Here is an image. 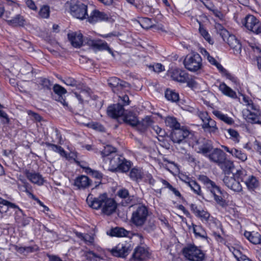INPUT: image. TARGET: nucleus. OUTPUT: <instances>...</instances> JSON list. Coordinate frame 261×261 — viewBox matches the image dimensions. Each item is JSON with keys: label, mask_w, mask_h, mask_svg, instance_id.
I'll use <instances>...</instances> for the list:
<instances>
[{"label": "nucleus", "mask_w": 261, "mask_h": 261, "mask_svg": "<svg viewBox=\"0 0 261 261\" xmlns=\"http://www.w3.org/2000/svg\"><path fill=\"white\" fill-rule=\"evenodd\" d=\"M193 232L196 236H199L202 238L206 237L205 232H204L201 227L193 224Z\"/></svg>", "instance_id": "6e6d98bb"}, {"label": "nucleus", "mask_w": 261, "mask_h": 261, "mask_svg": "<svg viewBox=\"0 0 261 261\" xmlns=\"http://www.w3.org/2000/svg\"><path fill=\"white\" fill-rule=\"evenodd\" d=\"M243 24L249 31L255 34L261 33V22L252 15H248L244 18Z\"/></svg>", "instance_id": "423d86ee"}, {"label": "nucleus", "mask_w": 261, "mask_h": 261, "mask_svg": "<svg viewBox=\"0 0 261 261\" xmlns=\"http://www.w3.org/2000/svg\"><path fill=\"white\" fill-rule=\"evenodd\" d=\"M186 183L195 194L198 195H201L200 186L195 180H192Z\"/></svg>", "instance_id": "09e8293b"}, {"label": "nucleus", "mask_w": 261, "mask_h": 261, "mask_svg": "<svg viewBox=\"0 0 261 261\" xmlns=\"http://www.w3.org/2000/svg\"><path fill=\"white\" fill-rule=\"evenodd\" d=\"M37 82L39 85L44 90H51L52 84L49 80L41 77L38 79Z\"/></svg>", "instance_id": "37998d69"}, {"label": "nucleus", "mask_w": 261, "mask_h": 261, "mask_svg": "<svg viewBox=\"0 0 261 261\" xmlns=\"http://www.w3.org/2000/svg\"><path fill=\"white\" fill-rule=\"evenodd\" d=\"M186 79V81L185 82V83H187V86L189 87L193 88L196 87L197 83L194 80V79L192 77V76H189V75L188 73L187 77Z\"/></svg>", "instance_id": "338daca9"}, {"label": "nucleus", "mask_w": 261, "mask_h": 261, "mask_svg": "<svg viewBox=\"0 0 261 261\" xmlns=\"http://www.w3.org/2000/svg\"><path fill=\"white\" fill-rule=\"evenodd\" d=\"M233 174L234 176H235L239 180H241V181L244 182L250 175V174H248L247 171L244 169L238 170L236 172Z\"/></svg>", "instance_id": "a19ab883"}, {"label": "nucleus", "mask_w": 261, "mask_h": 261, "mask_svg": "<svg viewBox=\"0 0 261 261\" xmlns=\"http://www.w3.org/2000/svg\"><path fill=\"white\" fill-rule=\"evenodd\" d=\"M232 155L242 162H244L247 159V156L245 153L236 148H234Z\"/></svg>", "instance_id": "603ef678"}, {"label": "nucleus", "mask_w": 261, "mask_h": 261, "mask_svg": "<svg viewBox=\"0 0 261 261\" xmlns=\"http://www.w3.org/2000/svg\"><path fill=\"white\" fill-rule=\"evenodd\" d=\"M24 174L27 178L32 183L38 186L42 185L44 182L42 175L35 172H31L28 170L24 171Z\"/></svg>", "instance_id": "b1692460"}, {"label": "nucleus", "mask_w": 261, "mask_h": 261, "mask_svg": "<svg viewBox=\"0 0 261 261\" xmlns=\"http://www.w3.org/2000/svg\"><path fill=\"white\" fill-rule=\"evenodd\" d=\"M152 129L155 132L159 137L162 139L166 135L165 130L157 125H153L151 126Z\"/></svg>", "instance_id": "13d9d810"}, {"label": "nucleus", "mask_w": 261, "mask_h": 261, "mask_svg": "<svg viewBox=\"0 0 261 261\" xmlns=\"http://www.w3.org/2000/svg\"><path fill=\"white\" fill-rule=\"evenodd\" d=\"M46 145L47 147H50L53 151L60 153L62 156L68 158L65 151L62 147L50 143H46Z\"/></svg>", "instance_id": "79ce46f5"}, {"label": "nucleus", "mask_w": 261, "mask_h": 261, "mask_svg": "<svg viewBox=\"0 0 261 261\" xmlns=\"http://www.w3.org/2000/svg\"><path fill=\"white\" fill-rule=\"evenodd\" d=\"M87 11V6L81 3L71 5L70 7L71 14L73 17L81 20L86 19Z\"/></svg>", "instance_id": "9b49d317"}, {"label": "nucleus", "mask_w": 261, "mask_h": 261, "mask_svg": "<svg viewBox=\"0 0 261 261\" xmlns=\"http://www.w3.org/2000/svg\"><path fill=\"white\" fill-rule=\"evenodd\" d=\"M150 253L144 247L138 246L135 248L133 254V258L137 261H144L149 258Z\"/></svg>", "instance_id": "412c9836"}, {"label": "nucleus", "mask_w": 261, "mask_h": 261, "mask_svg": "<svg viewBox=\"0 0 261 261\" xmlns=\"http://www.w3.org/2000/svg\"><path fill=\"white\" fill-rule=\"evenodd\" d=\"M132 247L129 243L122 242L118 244L110 250L111 254L116 257L125 258L132 250Z\"/></svg>", "instance_id": "0eeeda50"}, {"label": "nucleus", "mask_w": 261, "mask_h": 261, "mask_svg": "<svg viewBox=\"0 0 261 261\" xmlns=\"http://www.w3.org/2000/svg\"><path fill=\"white\" fill-rule=\"evenodd\" d=\"M116 151V149L115 147L111 145H107L100 152V153L103 159L105 158L108 159V158L111 157L115 154Z\"/></svg>", "instance_id": "58836bf2"}, {"label": "nucleus", "mask_w": 261, "mask_h": 261, "mask_svg": "<svg viewBox=\"0 0 261 261\" xmlns=\"http://www.w3.org/2000/svg\"><path fill=\"white\" fill-rule=\"evenodd\" d=\"M225 156L226 155L223 150L216 148H214L206 157L209 159L210 161L218 165L224 160Z\"/></svg>", "instance_id": "aec40b11"}, {"label": "nucleus", "mask_w": 261, "mask_h": 261, "mask_svg": "<svg viewBox=\"0 0 261 261\" xmlns=\"http://www.w3.org/2000/svg\"><path fill=\"white\" fill-rule=\"evenodd\" d=\"M199 24H200V26H199V32L200 33V34L201 35V36H202L204 38V39L209 43L212 44L213 43V41L211 39L210 35H209L208 33L207 32V31L205 29H204L201 26L200 23H199Z\"/></svg>", "instance_id": "864d4df0"}, {"label": "nucleus", "mask_w": 261, "mask_h": 261, "mask_svg": "<svg viewBox=\"0 0 261 261\" xmlns=\"http://www.w3.org/2000/svg\"><path fill=\"white\" fill-rule=\"evenodd\" d=\"M145 181L152 186L154 188V190L156 192L161 194V189L160 188V186H159V180L155 181L153 178L151 174H148L146 175L145 177Z\"/></svg>", "instance_id": "c9c22d12"}, {"label": "nucleus", "mask_w": 261, "mask_h": 261, "mask_svg": "<svg viewBox=\"0 0 261 261\" xmlns=\"http://www.w3.org/2000/svg\"><path fill=\"white\" fill-rule=\"evenodd\" d=\"M148 216V208L144 205H138L132 214L130 222L137 227H142L146 223Z\"/></svg>", "instance_id": "f03ea898"}, {"label": "nucleus", "mask_w": 261, "mask_h": 261, "mask_svg": "<svg viewBox=\"0 0 261 261\" xmlns=\"http://www.w3.org/2000/svg\"><path fill=\"white\" fill-rule=\"evenodd\" d=\"M84 40L89 46H92L94 48L98 50H107L113 57H114L113 51L108 46V44L106 42H103L100 40H93L89 38H86Z\"/></svg>", "instance_id": "2eb2a0df"}, {"label": "nucleus", "mask_w": 261, "mask_h": 261, "mask_svg": "<svg viewBox=\"0 0 261 261\" xmlns=\"http://www.w3.org/2000/svg\"><path fill=\"white\" fill-rule=\"evenodd\" d=\"M123 120L125 123L133 127H134L138 122L137 116L130 112L124 114Z\"/></svg>", "instance_id": "7c9ffc66"}, {"label": "nucleus", "mask_w": 261, "mask_h": 261, "mask_svg": "<svg viewBox=\"0 0 261 261\" xmlns=\"http://www.w3.org/2000/svg\"><path fill=\"white\" fill-rule=\"evenodd\" d=\"M200 53L202 55L203 57L207 60V61L209 62L210 63H211L212 65H214L216 62H217L216 60L212 57L210 54L207 51V50L202 48L200 49Z\"/></svg>", "instance_id": "3c124183"}, {"label": "nucleus", "mask_w": 261, "mask_h": 261, "mask_svg": "<svg viewBox=\"0 0 261 261\" xmlns=\"http://www.w3.org/2000/svg\"><path fill=\"white\" fill-rule=\"evenodd\" d=\"M213 114L218 119L227 124L232 125L234 122L232 118L228 117L227 115L223 114L220 111H213Z\"/></svg>", "instance_id": "f704fd0d"}, {"label": "nucleus", "mask_w": 261, "mask_h": 261, "mask_svg": "<svg viewBox=\"0 0 261 261\" xmlns=\"http://www.w3.org/2000/svg\"><path fill=\"white\" fill-rule=\"evenodd\" d=\"M197 115L202 122L201 127L205 131L215 133L218 130L216 121L211 118L206 112L200 111Z\"/></svg>", "instance_id": "39448f33"}, {"label": "nucleus", "mask_w": 261, "mask_h": 261, "mask_svg": "<svg viewBox=\"0 0 261 261\" xmlns=\"http://www.w3.org/2000/svg\"><path fill=\"white\" fill-rule=\"evenodd\" d=\"M152 123V121L150 117L147 116L144 119H142L141 121L138 120V122H137L134 127L140 133H144Z\"/></svg>", "instance_id": "bb28decb"}, {"label": "nucleus", "mask_w": 261, "mask_h": 261, "mask_svg": "<svg viewBox=\"0 0 261 261\" xmlns=\"http://www.w3.org/2000/svg\"><path fill=\"white\" fill-rule=\"evenodd\" d=\"M224 185L230 190L235 192H241L243 188L239 180L232 174V176H225L223 179Z\"/></svg>", "instance_id": "f8f14e48"}, {"label": "nucleus", "mask_w": 261, "mask_h": 261, "mask_svg": "<svg viewBox=\"0 0 261 261\" xmlns=\"http://www.w3.org/2000/svg\"><path fill=\"white\" fill-rule=\"evenodd\" d=\"M244 183L249 191H254L259 186L258 179L255 176L251 174L246 179Z\"/></svg>", "instance_id": "c756f323"}, {"label": "nucleus", "mask_w": 261, "mask_h": 261, "mask_svg": "<svg viewBox=\"0 0 261 261\" xmlns=\"http://www.w3.org/2000/svg\"><path fill=\"white\" fill-rule=\"evenodd\" d=\"M117 195L121 198H126L129 196V192L127 189L122 188L118 191Z\"/></svg>", "instance_id": "774afa93"}, {"label": "nucleus", "mask_w": 261, "mask_h": 261, "mask_svg": "<svg viewBox=\"0 0 261 261\" xmlns=\"http://www.w3.org/2000/svg\"><path fill=\"white\" fill-rule=\"evenodd\" d=\"M196 216L200 218L202 221L207 222L210 215L207 212L204 210H200L198 213L196 214Z\"/></svg>", "instance_id": "052dcab7"}, {"label": "nucleus", "mask_w": 261, "mask_h": 261, "mask_svg": "<svg viewBox=\"0 0 261 261\" xmlns=\"http://www.w3.org/2000/svg\"><path fill=\"white\" fill-rule=\"evenodd\" d=\"M165 122L166 126L171 128L173 130H175L180 127V123L173 117H167Z\"/></svg>", "instance_id": "e433bc0d"}, {"label": "nucleus", "mask_w": 261, "mask_h": 261, "mask_svg": "<svg viewBox=\"0 0 261 261\" xmlns=\"http://www.w3.org/2000/svg\"><path fill=\"white\" fill-rule=\"evenodd\" d=\"M188 73L179 68H171L167 72V75L173 81L185 83L186 81Z\"/></svg>", "instance_id": "ddd939ff"}, {"label": "nucleus", "mask_w": 261, "mask_h": 261, "mask_svg": "<svg viewBox=\"0 0 261 261\" xmlns=\"http://www.w3.org/2000/svg\"><path fill=\"white\" fill-rule=\"evenodd\" d=\"M33 67L31 65L27 63H25L21 68L20 72L22 74H32Z\"/></svg>", "instance_id": "5fc2aeb1"}, {"label": "nucleus", "mask_w": 261, "mask_h": 261, "mask_svg": "<svg viewBox=\"0 0 261 261\" xmlns=\"http://www.w3.org/2000/svg\"><path fill=\"white\" fill-rule=\"evenodd\" d=\"M8 24L13 27L22 26L24 23V19L19 14H16L13 19H7Z\"/></svg>", "instance_id": "473e14b6"}, {"label": "nucleus", "mask_w": 261, "mask_h": 261, "mask_svg": "<svg viewBox=\"0 0 261 261\" xmlns=\"http://www.w3.org/2000/svg\"><path fill=\"white\" fill-rule=\"evenodd\" d=\"M116 207L117 204L115 201L113 199L108 198L107 196L101 207V211L103 214L110 215L115 211Z\"/></svg>", "instance_id": "5701e85b"}, {"label": "nucleus", "mask_w": 261, "mask_h": 261, "mask_svg": "<svg viewBox=\"0 0 261 261\" xmlns=\"http://www.w3.org/2000/svg\"><path fill=\"white\" fill-rule=\"evenodd\" d=\"M120 162V165L118 168V170H120L122 172H126L128 171L131 167L132 164L129 161L126 160L124 157L123 160H121Z\"/></svg>", "instance_id": "c03bdc74"}, {"label": "nucleus", "mask_w": 261, "mask_h": 261, "mask_svg": "<svg viewBox=\"0 0 261 261\" xmlns=\"http://www.w3.org/2000/svg\"><path fill=\"white\" fill-rule=\"evenodd\" d=\"M218 166L225 172V174H229L231 172V170L234 168V164L233 162L227 159L226 156L224 157L221 163Z\"/></svg>", "instance_id": "c85d7f7f"}, {"label": "nucleus", "mask_w": 261, "mask_h": 261, "mask_svg": "<svg viewBox=\"0 0 261 261\" xmlns=\"http://www.w3.org/2000/svg\"><path fill=\"white\" fill-rule=\"evenodd\" d=\"M49 7L48 6H43L40 9L39 14L43 18H47L49 16Z\"/></svg>", "instance_id": "bf43d9fd"}, {"label": "nucleus", "mask_w": 261, "mask_h": 261, "mask_svg": "<svg viewBox=\"0 0 261 261\" xmlns=\"http://www.w3.org/2000/svg\"><path fill=\"white\" fill-rule=\"evenodd\" d=\"M123 92V91L118 94V97L119 98L118 102H120V104L123 107V106L128 105L129 104V100L128 96L127 95H123L122 94L120 95V94L122 93Z\"/></svg>", "instance_id": "0e129e2a"}, {"label": "nucleus", "mask_w": 261, "mask_h": 261, "mask_svg": "<svg viewBox=\"0 0 261 261\" xmlns=\"http://www.w3.org/2000/svg\"><path fill=\"white\" fill-rule=\"evenodd\" d=\"M53 90L54 92L59 95V97L67 92L65 88L58 84L54 85Z\"/></svg>", "instance_id": "69168bd1"}, {"label": "nucleus", "mask_w": 261, "mask_h": 261, "mask_svg": "<svg viewBox=\"0 0 261 261\" xmlns=\"http://www.w3.org/2000/svg\"><path fill=\"white\" fill-rule=\"evenodd\" d=\"M86 19L89 23H94L99 21L108 20L109 16L104 12L93 9L89 15L87 14Z\"/></svg>", "instance_id": "f3484780"}, {"label": "nucleus", "mask_w": 261, "mask_h": 261, "mask_svg": "<svg viewBox=\"0 0 261 261\" xmlns=\"http://www.w3.org/2000/svg\"><path fill=\"white\" fill-rule=\"evenodd\" d=\"M147 223L145 224L144 230L148 232H150L155 230L156 225L155 221L153 219H149L146 221Z\"/></svg>", "instance_id": "8fccbe9b"}, {"label": "nucleus", "mask_w": 261, "mask_h": 261, "mask_svg": "<svg viewBox=\"0 0 261 261\" xmlns=\"http://www.w3.org/2000/svg\"><path fill=\"white\" fill-rule=\"evenodd\" d=\"M165 97L168 100L172 102L177 101L179 99L178 94L171 90H166L165 92Z\"/></svg>", "instance_id": "a18cd8bd"}, {"label": "nucleus", "mask_w": 261, "mask_h": 261, "mask_svg": "<svg viewBox=\"0 0 261 261\" xmlns=\"http://www.w3.org/2000/svg\"><path fill=\"white\" fill-rule=\"evenodd\" d=\"M215 28L216 30L217 33L221 36L224 41H226L227 38L232 35H230L228 31L220 23H216Z\"/></svg>", "instance_id": "72a5a7b5"}, {"label": "nucleus", "mask_w": 261, "mask_h": 261, "mask_svg": "<svg viewBox=\"0 0 261 261\" xmlns=\"http://www.w3.org/2000/svg\"><path fill=\"white\" fill-rule=\"evenodd\" d=\"M108 83L109 86L112 88L113 91L117 94L124 91L126 88H129L128 83L116 77L109 79Z\"/></svg>", "instance_id": "9d476101"}, {"label": "nucleus", "mask_w": 261, "mask_h": 261, "mask_svg": "<svg viewBox=\"0 0 261 261\" xmlns=\"http://www.w3.org/2000/svg\"><path fill=\"white\" fill-rule=\"evenodd\" d=\"M124 112V108L120 102L109 106L107 110L108 115L113 118H117L122 116Z\"/></svg>", "instance_id": "4be33fe9"}, {"label": "nucleus", "mask_w": 261, "mask_h": 261, "mask_svg": "<svg viewBox=\"0 0 261 261\" xmlns=\"http://www.w3.org/2000/svg\"><path fill=\"white\" fill-rule=\"evenodd\" d=\"M86 171L87 173L91 174L97 179H100L102 177V174L97 170H94L89 167L86 168Z\"/></svg>", "instance_id": "e2e57ef3"}, {"label": "nucleus", "mask_w": 261, "mask_h": 261, "mask_svg": "<svg viewBox=\"0 0 261 261\" xmlns=\"http://www.w3.org/2000/svg\"><path fill=\"white\" fill-rule=\"evenodd\" d=\"M139 23L141 26L145 29H148L152 26L151 19L148 18H143Z\"/></svg>", "instance_id": "4d7b16f0"}, {"label": "nucleus", "mask_w": 261, "mask_h": 261, "mask_svg": "<svg viewBox=\"0 0 261 261\" xmlns=\"http://www.w3.org/2000/svg\"><path fill=\"white\" fill-rule=\"evenodd\" d=\"M91 185V180L89 177L85 175L77 177L74 180V185L79 189L88 188Z\"/></svg>", "instance_id": "a878e982"}, {"label": "nucleus", "mask_w": 261, "mask_h": 261, "mask_svg": "<svg viewBox=\"0 0 261 261\" xmlns=\"http://www.w3.org/2000/svg\"><path fill=\"white\" fill-rule=\"evenodd\" d=\"M128 232L121 227H115L112 228L110 232V234L111 236L117 237H123L127 236Z\"/></svg>", "instance_id": "4c0bfd02"}, {"label": "nucleus", "mask_w": 261, "mask_h": 261, "mask_svg": "<svg viewBox=\"0 0 261 261\" xmlns=\"http://www.w3.org/2000/svg\"><path fill=\"white\" fill-rule=\"evenodd\" d=\"M85 258L88 261L97 260L100 259V256L92 251H85L83 254Z\"/></svg>", "instance_id": "49530a36"}, {"label": "nucleus", "mask_w": 261, "mask_h": 261, "mask_svg": "<svg viewBox=\"0 0 261 261\" xmlns=\"http://www.w3.org/2000/svg\"><path fill=\"white\" fill-rule=\"evenodd\" d=\"M197 143L198 144L197 152L202 153L205 156H207L214 149L213 144L210 140L204 139H200L197 141Z\"/></svg>", "instance_id": "6ab92c4d"}, {"label": "nucleus", "mask_w": 261, "mask_h": 261, "mask_svg": "<svg viewBox=\"0 0 261 261\" xmlns=\"http://www.w3.org/2000/svg\"><path fill=\"white\" fill-rule=\"evenodd\" d=\"M107 194L103 193L97 197H93V196L89 194L87 198V202L91 207L98 210L101 208L105 200H106Z\"/></svg>", "instance_id": "4468645a"}, {"label": "nucleus", "mask_w": 261, "mask_h": 261, "mask_svg": "<svg viewBox=\"0 0 261 261\" xmlns=\"http://www.w3.org/2000/svg\"><path fill=\"white\" fill-rule=\"evenodd\" d=\"M67 38L71 45L75 48H80L83 45V36L80 32H69L67 34Z\"/></svg>", "instance_id": "a211bd4d"}, {"label": "nucleus", "mask_w": 261, "mask_h": 261, "mask_svg": "<svg viewBox=\"0 0 261 261\" xmlns=\"http://www.w3.org/2000/svg\"><path fill=\"white\" fill-rule=\"evenodd\" d=\"M198 180L202 182L212 193L215 200L216 202L222 206L226 205V201L217 194H222L220 188L218 187L215 183L211 180L208 177L204 175H200L198 178Z\"/></svg>", "instance_id": "f257e3e1"}, {"label": "nucleus", "mask_w": 261, "mask_h": 261, "mask_svg": "<svg viewBox=\"0 0 261 261\" xmlns=\"http://www.w3.org/2000/svg\"><path fill=\"white\" fill-rule=\"evenodd\" d=\"M184 65L189 71H197L202 68V58L198 53L192 52L186 57Z\"/></svg>", "instance_id": "7ed1b4c3"}, {"label": "nucleus", "mask_w": 261, "mask_h": 261, "mask_svg": "<svg viewBox=\"0 0 261 261\" xmlns=\"http://www.w3.org/2000/svg\"><path fill=\"white\" fill-rule=\"evenodd\" d=\"M246 102H247L248 108L243 110L242 112L244 118L248 123L252 124L256 123L261 125V121L259 120V114L251 111V110H256L255 106L252 102L250 103L248 100L246 101Z\"/></svg>", "instance_id": "1a4fd4ad"}, {"label": "nucleus", "mask_w": 261, "mask_h": 261, "mask_svg": "<svg viewBox=\"0 0 261 261\" xmlns=\"http://www.w3.org/2000/svg\"><path fill=\"white\" fill-rule=\"evenodd\" d=\"M244 236L252 244L257 245L261 243V235L257 232L245 231Z\"/></svg>", "instance_id": "cd10ccee"}, {"label": "nucleus", "mask_w": 261, "mask_h": 261, "mask_svg": "<svg viewBox=\"0 0 261 261\" xmlns=\"http://www.w3.org/2000/svg\"><path fill=\"white\" fill-rule=\"evenodd\" d=\"M121 160H123V156L115 153L108 159L105 158L103 161L109 166V170L116 172L118 171V168L120 165V163L122 162Z\"/></svg>", "instance_id": "dca6fc26"}, {"label": "nucleus", "mask_w": 261, "mask_h": 261, "mask_svg": "<svg viewBox=\"0 0 261 261\" xmlns=\"http://www.w3.org/2000/svg\"><path fill=\"white\" fill-rule=\"evenodd\" d=\"M74 94L81 103L83 102L84 99H87L90 96L89 92L86 90H82L79 93L74 92Z\"/></svg>", "instance_id": "de8ad7c7"}, {"label": "nucleus", "mask_w": 261, "mask_h": 261, "mask_svg": "<svg viewBox=\"0 0 261 261\" xmlns=\"http://www.w3.org/2000/svg\"><path fill=\"white\" fill-rule=\"evenodd\" d=\"M219 89L221 92L226 96L231 98H236L237 94L235 91L227 86L225 83H221L219 86Z\"/></svg>", "instance_id": "2f4dec72"}, {"label": "nucleus", "mask_w": 261, "mask_h": 261, "mask_svg": "<svg viewBox=\"0 0 261 261\" xmlns=\"http://www.w3.org/2000/svg\"><path fill=\"white\" fill-rule=\"evenodd\" d=\"M75 235L77 237L83 240L86 242H92L93 238L88 234H83L81 232H75Z\"/></svg>", "instance_id": "680f3d73"}, {"label": "nucleus", "mask_w": 261, "mask_h": 261, "mask_svg": "<svg viewBox=\"0 0 261 261\" xmlns=\"http://www.w3.org/2000/svg\"><path fill=\"white\" fill-rule=\"evenodd\" d=\"M182 252L185 257L191 261H203L204 259V253L194 245H188Z\"/></svg>", "instance_id": "20e7f679"}, {"label": "nucleus", "mask_w": 261, "mask_h": 261, "mask_svg": "<svg viewBox=\"0 0 261 261\" xmlns=\"http://www.w3.org/2000/svg\"><path fill=\"white\" fill-rule=\"evenodd\" d=\"M171 138L174 143L178 144H184L188 142V139L192 134L187 130L180 127L175 130H173Z\"/></svg>", "instance_id": "6e6552de"}, {"label": "nucleus", "mask_w": 261, "mask_h": 261, "mask_svg": "<svg viewBox=\"0 0 261 261\" xmlns=\"http://www.w3.org/2000/svg\"><path fill=\"white\" fill-rule=\"evenodd\" d=\"M225 42L233 49L234 54L238 55L241 54L242 44L235 36L232 35L229 36Z\"/></svg>", "instance_id": "393cba45"}, {"label": "nucleus", "mask_w": 261, "mask_h": 261, "mask_svg": "<svg viewBox=\"0 0 261 261\" xmlns=\"http://www.w3.org/2000/svg\"><path fill=\"white\" fill-rule=\"evenodd\" d=\"M129 176L132 179L137 181L142 178L143 172L141 169L135 167L130 170Z\"/></svg>", "instance_id": "ea45409f"}]
</instances>
